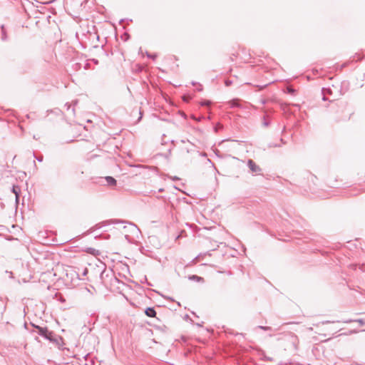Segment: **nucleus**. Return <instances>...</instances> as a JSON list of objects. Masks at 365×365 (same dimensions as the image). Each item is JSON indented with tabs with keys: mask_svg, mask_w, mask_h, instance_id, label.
Instances as JSON below:
<instances>
[{
	"mask_svg": "<svg viewBox=\"0 0 365 365\" xmlns=\"http://www.w3.org/2000/svg\"><path fill=\"white\" fill-rule=\"evenodd\" d=\"M31 326L36 329L32 331L33 332H36L38 335L50 341H55L54 333L51 331H49L46 327H40L34 324H31Z\"/></svg>",
	"mask_w": 365,
	"mask_h": 365,
	"instance_id": "1",
	"label": "nucleus"
},
{
	"mask_svg": "<svg viewBox=\"0 0 365 365\" xmlns=\"http://www.w3.org/2000/svg\"><path fill=\"white\" fill-rule=\"evenodd\" d=\"M247 166L252 173L259 174L262 171L261 168L251 159L248 160Z\"/></svg>",
	"mask_w": 365,
	"mask_h": 365,
	"instance_id": "2",
	"label": "nucleus"
},
{
	"mask_svg": "<svg viewBox=\"0 0 365 365\" xmlns=\"http://www.w3.org/2000/svg\"><path fill=\"white\" fill-rule=\"evenodd\" d=\"M120 222H123L120 221V220H110V221H105V222H102L101 223H98L95 227H96V229H99V228H101L103 226H105L106 225L115 224V223H120Z\"/></svg>",
	"mask_w": 365,
	"mask_h": 365,
	"instance_id": "3",
	"label": "nucleus"
},
{
	"mask_svg": "<svg viewBox=\"0 0 365 365\" xmlns=\"http://www.w3.org/2000/svg\"><path fill=\"white\" fill-rule=\"evenodd\" d=\"M145 314L149 317H155L156 316V312L153 307H148L145 310Z\"/></svg>",
	"mask_w": 365,
	"mask_h": 365,
	"instance_id": "4",
	"label": "nucleus"
},
{
	"mask_svg": "<svg viewBox=\"0 0 365 365\" xmlns=\"http://www.w3.org/2000/svg\"><path fill=\"white\" fill-rule=\"evenodd\" d=\"M12 192L15 194L16 201V202H18L19 199V193L21 192L20 187L18 185H14L12 187Z\"/></svg>",
	"mask_w": 365,
	"mask_h": 365,
	"instance_id": "5",
	"label": "nucleus"
},
{
	"mask_svg": "<svg viewBox=\"0 0 365 365\" xmlns=\"http://www.w3.org/2000/svg\"><path fill=\"white\" fill-rule=\"evenodd\" d=\"M269 115L267 114H264L263 116L262 125L266 128L268 127L271 123L270 120H269Z\"/></svg>",
	"mask_w": 365,
	"mask_h": 365,
	"instance_id": "6",
	"label": "nucleus"
},
{
	"mask_svg": "<svg viewBox=\"0 0 365 365\" xmlns=\"http://www.w3.org/2000/svg\"><path fill=\"white\" fill-rule=\"evenodd\" d=\"M188 279L190 280L195 281L197 282H204V279L201 277H199L197 275H190L189 276Z\"/></svg>",
	"mask_w": 365,
	"mask_h": 365,
	"instance_id": "7",
	"label": "nucleus"
},
{
	"mask_svg": "<svg viewBox=\"0 0 365 365\" xmlns=\"http://www.w3.org/2000/svg\"><path fill=\"white\" fill-rule=\"evenodd\" d=\"M228 103L230 104V106L232 108L240 107V106L238 99L232 100Z\"/></svg>",
	"mask_w": 365,
	"mask_h": 365,
	"instance_id": "8",
	"label": "nucleus"
},
{
	"mask_svg": "<svg viewBox=\"0 0 365 365\" xmlns=\"http://www.w3.org/2000/svg\"><path fill=\"white\" fill-rule=\"evenodd\" d=\"M106 181L109 185H115L116 184V180L111 176H107Z\"/></svg>",
	"mask_w": 365,
	"mask_h": 365,
	"instance_id": "9",
	"label": "nucleus"
},
{
	"mask_svg": "<svg viewBox=\"0 0 365 365\" xmlns=\"http://www.w3.org/2000/svg\"><path fill=\"white\" fill-rule=\"evenodd\" d=\"M352 322H358L361 326L365 325V321L362 319H354V320L349 319V320L345 321L346 323H350Z\"/></svg>",
	"mask_w": 365,
	"mask_h": 365,
	"instance_id": "10",
	"label": "nucleus"
},
{
	"mask_svg": "<svg viewBox=\"0 0 365 365\" xmlns=\"http://www.w3.org/2000/svg\"><path fill=\"white\" fill-rule=\"evenodd\" d=\"M257 327L259 329L264 330V331L271 330V329H272L270 327H265V326H258Z\"/></svg>",
	"mask_w": 365,
	"mask_h": 365,
	"instance_id": "11",
	"label": "nucleus"
},
{
	"mask_svg": "<svg viewBox=\"0 0 365 365\" xmlns=\"http://www.w3.org/2000/svg\"><path fill=\"white\" fill-rule=\"evenodd\" d=\"M196 89H197V91H202V86L201 84H200V83H197V88H196Z\"/></svg>",
	"mask_w": 365,
	"mask_h": 365,
	"instance_id": "12",
	"label": "nucleus"
},
{
	"mask_svg": "<svg viewBox=\"0 0 365 365\" xmlns=\"http://www.w3.org/2000/svg\"><path fill=\"white\" fill-rule=\"evenodd\" d=\"M87 252L90 254H94V252H96V250L93 248H88Z\"/></svg>",
	"mask_w": 365,
	"mask_h": 365,
	"instance_id": "13",
	"label": "nucleus"
},
{
	"mask_svg": "<svg viewBox=\"0 0 365 365\" xmlns=\"http://www.w3.org/2000/svg\"><path fill=\"white\" fill-rule=\"evenodd\" d=\"M225 83L226 86H230L232 84V81L230 80H226Z\"/></svg>",
	"mask_w": 365,
	"mask_h": 365,
	"instance_id": "14",
	"label": "nucleus"
},
{
	"mask_svg": "<svg viewBox=\"0 0 365 365\" xmlns=\"http://www.w3.org/2000/svg\"><path fill=\"white\" fill-rule=\"evenodd\" d=\"M210 104V102L209 101H205L201 103L202 106H209Z\"/></svg>",
	"mask_w": 365,
	"mask_h": 365,
	"instance_id": "15",
	"label": "nucleus"
},
{
	"mask_svg": "<svg viewBox=\"0 0 365 365\" xmlns=\"http://www.w3.org/2000/svg\"><path fill=\"white\" fill-rule=\"evenodd\" d=\"M36 158L38 161L41 162V161H43V155H40V156L36 157Z\"/></svg>",
	"mask_w": 365,
	"mask_h": 365,
	"instance_id": "16",
	"label": "nucleus"
},
{
	"mask_svg": "<svg viewBox=\"0 0 365 365\" xmlns=\"http://www.w3.org/2000/svg\"><path fill=\"white\" fill-rule=\"evenodd\" d=\"M267 85L268 84H265L264 86H257V87L259 88V90L261 91V90L264 89V88H266Z\"/></svg>",
	"mask_w": 365,
	"mask_h": 365,
	"instance_id": "17",
	"label": "nucleus"
},
{
	"mask_svg": "<svg viewBox=\"0 0 365 365\" xmlns=\"http://www.w3.org/2000/svg\"><path fill=\"white\" fill-rule=\"evenodd\" d=\"M65 107H66V109H67L68 110H70V108H71V104H69L68 103H66L65 104Z\"/></svg>",
	"mask_w": 365,
	"mask_h": 365,
	"instance_id": "18",
	"label": "nucleus"
},
{
	"mask_svg": "<svg viewBox=\"0 0 365 365\" xmlns=\"http://www.w3.org/2000/svg\"><path fill=\"white\" fill-rule=\"evenodd\" d=\"M148 56L149 58H151L153 59H155L156 58V55H150V54H148Z\"/></svg>",
	"mask_w": 365,
	"mask_h": 365,
	"instance_id": "19",
	"label": "nucleus"
},
{
	"mask_svg": "<svg viewBox=\"0 0 365 365\" xmlns=\"http://www.w3.org/2000/svg\"><path fill=\"white\" fill-rule=\"evenodd\" d=\"M130 225L132 226L134 229H137V227L133 223H130Z\"/></svg>",
	"mask_w": 365,
	"mask_h": 365,
	"instance_id": "20",
	"label": "nucleus"
},
{
	"mask_svg": "<svg viewBox=\"0 0 365 365\" xmlns=\"http://www.w3.org/2000/svg\"><path fill=\"white\" fill-rule=\"evenodd\" d=\"M139 113H140V116L138 118V121L142 118V113H141L140 110L139 111Z\"/></svg>",
	"mask_w": 365,
	"mask_h": 365,
	"instance_id": "21",
	"label": "nucleus"
},
{
	"mask_svg": "<svg viewBox=\"0 0 365 365\" xmlns=\"http://www.w3.org/2000/svg\"><path fill=\"white\" fill-rule=\"evenodd\" d=\"M187 141H189V140H187ZM181 142H182V143H185L186 142V140H181Z\"/></svg>",
	"mask_w": 365,
	"mask_h": 365,
	"instance_id": "22",
	"label": "nucleus"
},
{
	"mask_svg": "<svg viewBox=\"0 0 365 365\" xmlns=\"http://www.w3.org/2000/svg\"><path fill=\"white\" fill-rule=\"evenodd\" d=\"M192 84L193 86H197V83H195V82H192Z\"/></svg>",
	"mask_w": 365,
	"mask_h": 365,
	"instance_id": "23",
	"label": "nucleus"
},
{
	"mask_svg": "<svg viewBox=\"0 0 365 365\" xmlns=\"http://www.w3.org/2000/svg\"><path fill=\"white\" fill-rule=\"evenodd\" d=\"M71 111H72V113L74 114V113H75V109L73 108L71 109Z\"/></svg>",
	"mask_w": 365,
	"mask_h": 365,
	"instance_id": "24",
	"label": "nucleus"
}]
</instances>
